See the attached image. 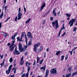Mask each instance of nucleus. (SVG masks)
I'll use <instances>...</instances> for the list:
<instances>
[{"mask_svg": "<svg viewBox=\"0 0 77 77\" xmlns=\"http://www.w3.org/2000/svg\"><path fill=\"white\" fill-rule=\"evenodd\" d=\"M16 63V59H15L14 60V63Z\"/></svg>", "mask_w": 77, "mask_h": 77, "instance_id": "0e129e2a", "label": "nucleus"}, {"mask_svg": "<svg viewBox=\"0 0 77 77\" xmlns=\"http://www.w3.org/2000/svg\"><path fill=\"white\" fill-rule=\"evenodd\" d=\"M77 72L76 71L74 72H73L72 73V77H73V76H75V75H77Z\"/></svg>", "mask_w": 77, "mask_h": 77, "instance_id": "ddd939ff", "label": "nucleus"}, {"mask_svg": "<svg viewBox=\"0 0 77 77\" xmlns=\"http://www.w3.org/2000/svg\"><path fill=\"white\" fill-rule=\"evenodd\" d=\"M14 75H11V76L10 75L9 77H14Z\"/></svg>", "mask_w": 77, "mask_h": 77, "instance_id": "de8ad7c7", "label": "nucleus"}, {"mask_svg": "<svg viewBox=\"0 0 77 77\" xmlns=\"http://www.w3.org/2000/svg\"><path fill=\"white\" fill-rule=\"evenodd\" d=\"M55 11L56 9H54L53 11V14H54V16H56L57 14L56 13V12Z\"/></svg>", "mask_w": 77, "mask_h": 77, "instance_id": "4468645a", "label": "nucleus"}, {"mask_svg": "<svg viewBox=\"0 0 77 77\" xmlns=\"http://www.w3.org/2000/svg\"><path fill=\"white\" fill-rule=\"evenodd\" d=\"M17 46L14 49V51H17Z\"/></svg>", "mask_w": 77, "mask_h": 77, "instance_id": "5fc2aeb1", "label": "nucleus"}, {"mask_svg": "<svg viewBox=\"0 0 77 77\" xmlns=\"http://www.w3.org/2000/svg\"><path fill=\"white\" fill-rule=\"evenodd\" d=\"M20 54V53L18 50L14 51H13V54L14 55H17V54Z\"/></svg>", "mask_w": 77, "mask_h": 77, "instance_id": "6e6552de", "label": "nucleus"}, {"mask_svg": "<svg viewBox=\"0 0 77 77\" xmlns=\"http://www.w3.org/2000/svg\"><path fill=\"white\" fill-rule=\"evenodd\" d=\"M16 71H17V69H15L14 71V74H16Z\"/></svg>", "mask_w": 77, "mask_h": 77, "instance_id": "49530a36", "label": "nucleus"}, {"mask_svg": "<svg viewBox=\"0 0 77 77\" xmlns=\"http://www.w3.org/2000/svg\"><path fill=\"white\" fill-rule=\"evenodd\" d=\"M61 31H59L58 34V36H60V33H61V31H62V29H61L60 30Z\"/></svg>", "mask_w": 77, "mask_h": 77, "instance_id": "e433bc0d", "label": "nucleus"}, {"mask_svg": "<svg viewBox=\"0 0 77 77\" xmlns=\"http://www.w3.org/2000/svg\"><path fill=\"white\" fill-rule=\"evenodd\" d=\"M50 20H51V21H53V18L52 17H51Z\"/></svg>", "mask_w": 77, "mask_h": 77, "instance_id": "8fccbe9b", "label": "nucleus"}, {"mask_svg": "<svg viewBox=\"0 0 77 77\" xmlns=\"http://www.w3.org/2000/svg\"><path fill=\"white\" fill-rule=\"evenodd\" d=\"M14 43H12V44L11 45V47H12L13 46H14Z\"/></svg>", "mask_w": 77, "mask_h": 77, "instance_id": "338daca9", "label": "nucleus"}, {"mask_svg": "<svg viewBox=\"0 0 77 77\" xmlns=\"http://www.w3.org/2000/svg\"><path fill=\"white\" fill-rule=\"evenodd\" d=\"M44 57H45L46 56V52L44 53Z\"/></svg>", "mask_w": 77, "mask_h": 77, "instance_id": "37998d69", "label": "nucleus"}, {"mask_svg": "<svg viewBox=\"0 0 77 77\" xmlns=\"http://www.w3.org/2000/svg\"><path fill=\"white\" fill-rule=\"evenodd\" d=\"M20 11H21V8L20 7L19 8V12H20Z\"/></svg>", "mask_w": 77, "mask_h": 77, "instance_id": "603ef678", "label": "nucleus"}, {"mask_svg": "<svg viewBox=\"0 0 77 77\" xmlns=\"http://www.w3.org/2000/svg\"><path fill=\"white\" fill-rule=\"evenodd\" d=\"M23 15V14L22 13H21V12H20L18 15L17 17H18V18L17 19L18 20H20L21 18V16H22Z\"/></svg>", "mask_w": 77, "mask_h": 77, "instance_id": "0eeeda50", "label": "nucleus"}, {"mask_svg": "<svg viewBox=\"0 0 77 77\" xmlns=\"http://www.w3.org/2000/svg\"><path fill=\"white\" fill-rule=\"evenodd\" d=\"M68 54H67L66 56L65 57V60H67V59H68Z\"/></svg>", "mask_w": 77, "mask_h": 77, "instance_id": "2f4dec72", "label": "nucleus"}, {"mask_svg": "<svg viewBox=\"0 0 77 77\" xmlns=\"http://www.w3.org/2000/svg\"><path fill=\"white\" fill-rule=\"evenodd\" d=\"M48 73H49V71L48 70H46L45 77H48Z\"/></svg>", "mask_w": 77, "mask_h": 77, "instance_id": "f8f14e48", "label": "nucleus"}, {"mask_svg": "<svg viewBox=\"0 0 77 77\" xmlns=\"http://www.w3.org/2000/svg\"><path fill=\"white\" fill-rule=\"evenodd\" d=\"M24 9L25 12H26V8H25V7H24Z\"/></svg>", "mask_w": 77, "mask_h": 77, "instance_id": "3c124183", "label": "nucleus"}, {"mask_svg": "<svg viewBox=\"0 0 77 77\" xmlns=\"http://www.w3.org/2000/svg\"><path fill=\"white\" fill-rule=\"evenodd\" d=\"M8 5L7 6H5L4 7V8H5V12H6V8H7L8 7Z\"/></svg>", "mask_w": 77, "mask_h": 77, "instance_id": "473e14b6", "label": "nucleus"}, {"mask_svg": "<svg viewBox=\"0 0 77 77\" xmlns=\"http://www.w3.org/2000/svg\"><path fill=\"white\" fill-rule=\"evenodd\" d=\"M26 73H23V74L22 75V77H25V76L26 77Z\"/></svg>", "mask_w": 77, "mask_h": 77, "instance_id": "c756f323", "label": "nucleus"}, {"mask_svg": "<svg viewBox=\"0 0 77 77\" xmlns=\"http://www.w3.org/2000/svg\"><path fill=\"white\" fill-rule=\"evenodd\" d=\"M17 41H20V38L18 37H17Z\"/></svg>", "mask_w": 77, "mask_h": 77, "instance_id": "72a5a7b5", "label": "nucleus"}, {"mask_svg": "<svg viewBox=\"0 0 77 77\" xmlns=\"http://www.w3.org/2000/svg\"><path fill=\"white\" fill-rule=\"evenodd\" d=\"M28 64L30 66V65H31V64H30V62H29L28 63Z\"/></svg>", "mask_w": 77, "mask_h": 77, "instance_id": "69168bd1", "label": "nucleus"}, {"mask_svg": "<svg viewBox=\"0 0 77 77\" xmlns=\"http://www.w3.org/2000/svg\"><path fill=\"white\" fill-rule=\"evenodd\" d=\"M19 50L20 52H23V48H22V45L21 43L19 44Z\"/></svg>", "mask_w": 77, "mask_h": 77, "instance_id": "39448f33", "label": "nucleus"}, {"mask_svg": "<svg viewBox=\"0 0 77 77\" xmlns=\"http://www.w3.org/2000/svg\"><path fill=\"white\" fill-rule=\"evenodd\" d=\"M24 58V57L22 56L20 59L21 61H23V58Z\"/></svg>", "mask_w": 77, "mask_h": 77, "instance_id": "4c0bfd02", "label": "nucleus"}, {"mask_svg": "<svg viewBox=\"0 0 77 77\" xmlns=\"http://www.w3.org/2000/svg\"><path fill=\"white\" fill-rule=\"evenodd\" d=\"M39 57H37V62H36V63H38V62L39 61Z\"/></svg>", "mask_w": 77, "mask_h": 77, "instance_id": "393cba45", "label": "nucleus"}, {"mask_svg": "<svg viewBox=\"0 0 77 77\" xmlns=\"http://www.w3.org/2000/svg\"><path fill=\"white\" fill-rule=\"evenodd\" d=\"M75 19H72L71 20L69 21V24L70 25V27L72 26L74 24V22H75Z\"/></svg>", "mask_w": 77, "mask_h": 77, "instance_id": "f03ea898", "label": "nucleus"}, {"mask_svg": "<svg viewBox=\"0 0 77 77\" xmlns=\"http://www.w3.org/2000/svg\"><path fill=\"white\" fill-rule=\"evenodd\" d=\"M28 69H27L28 72L26 74V77H29V72L30 71V68L29 66H28Z\"/></svg>", "mask_w": 77, "mask_h": 77, "instance_id": "9d476101", "label": "nucleus"}, {"mask_svg": "<svg viewBox=\"0 0 77 77\" xmlns=\"http://www.w3.org/2000/svg\"><path fill=\"white\" fill-rule=\"evenodd\" d=\"M29 45H31L32 43H31V42H30V41H29Z\"/></svg>", "mask_w": 77, "mask_h": 77, "instance_id": "6e6d98bb", "label": "nucleus"}, {"mask_svg": "<svg viewBox=\"0 0 77 77\" xmlns=\"http://www.w3.org/2000/svg\"><path fill=\"white\" fill-rule=\"evenodd\" d=\"M76 30H77V27H75L74 28L73 32H75Z\"/></svg>", "mask_w": 77, "mask_h": 77, "instance_id": "f704fd0d", "label": "nucleus"}, {"mask_svg": "<svg viewBox=\"0 0 77 77\" xmlns=\"http://www.w3.org/2000/svg\"><path fill=\"white\" fill-rule=\"evenodd\" d=\"M5 59L1 63L0 65H1V66L2 67L3 66V65H4V63H5Z\"/></svg>", "mask_w": 77, "mask_h": 77, "instance_id": "a211bd4d", "label": "nucleus"}, {"mask_svg": "<svg viewBox=\"0 0 77 77\" xmlns=\"http://www.w3.org/2000/svg\"><path fill=\"white\" fill-rule=\"evenodd\" d=\"M46 68V66H44L41 67L40 69H43V71H45Z\"/></svg>", "mask_w": 77, "mask_h": 77, "instance_id": "2eb2a0df", "label": "nucleus"}, {"mask_svg": "<svg viewBox=\"0 0 77 77\" xmlns=\"http://www.w3.org/2000/svg\"><path fill=\"white\" fill-rule=\"evenodd\" d=\"M35 64H36V62L35 61L34 62L33 65H35Z\"/></svg>", "mask_w": 77, "mask_h": 77, "instance_id": "4d7b16f0", "label": "nucleus"}, {"mask_svg": "<svg viewBox=\"0 0 77 77\" xmlns=\"http://www.w3.org/2000/svg\"><path fill=\"white\" fill-rule=\"evenodd\" d=\"M43 49V47L42 46L40 48V51H41Z\"/></svg>", "mask_w": 77, "mask_h": 77, "instance_id": "58836bf2", "label": "nucleus"}, {"mask_svg": "<svg viewBox=\"0 0 77 77\" xmlns=\"http://www.w3.org/2000/svg\"><path fill=\"white\" fill-rule=\"evenodd\" d=\"M23 37H21V38H20V41H22V42H23V41L22 40V39H23Z\"/></svg>", "mask_w": 77, "mask_h": 77, "instance_id": "ea45409f", "label": "nucleus"}, {"mask_svg": "<svg viewBox=\"0 0 77 77\" xmlns=\"http://www.w3.org/2000/svg\"><path fill=\"white\" fill-rule=\"evenodd\" d=\"M51 23L53 27L55 26V29H57L59 27V23H58V20H56L54 22H52Z\"/></svg>", "mask_w": 77, "mask_h": 77, "instance_id": "f257e3e1", "label": "nucleus"}, {"mask_svg": "<svg viewBox=\"0 0 77 77\" xmlns=\"http://www.w3.org/2000/svg\"><path fill=\"white\" fill-rule=\"evenodd\" d=\"M25 42H26V44H27V35H25Z\"/></svg>", "mask_w": 77, "mask_h": 77, "instance_id": "6ab92c4d", "label": "nucleus"}, {"mask_svg": "<svg viewBox=\"0 0 77 77\" xmlns=\"http://www.w3.org/2000/svg\"><path fill=\"white\" fill-rule=\"evenodd\" d=\"M12 67V65H11L9 66L8 70L6 71V74H9V73H10V72L11 71V70Z\"/></svg>", "mask_w": 77, "mask_h": 77, "instance_id": "20e7f679", "label": "nucleus"}, {"mask_svg": "<svg viewBox=\"0 0 77 77\" xmlns=\"http://www.w3.org/2000/svg\"><path fill=\"white\" fill-rule=\"evenodd\" d=\"M61 28H62V29H65V27H64V25H63V27Z\"/></svg>", "mask_w": 77, "mask_h": 77, "instance_id": "a18cd8bd", "label": "nucleus"}, {"mask_svg": "<svg viewBox=\"0 0 77 77\" xmlns=\"http://www.w3.org/2000/svg\"><path fill=\"white\" fill-rule=\"evenodd\" d=\"M3 55H4V54H3L1 56V59H3Z\"/></svg>", "mask_w": 77, "mask_h": 77, "instance_id": "09e8293b", "label": "nucleus"}, {"mask_svg": "<svg viewBox=\"0 0 77 77\" xmlns=\"http://www.w3.org/2000/svg\"><path fill=\"white\" fill-rule=\"evenodd\" d=\"M31 20V19L30 18H29V19H28V20H27L26 21V24H27V23H29L30 22V21Z\"/></svg>", "mask_w": 77, "mask_h": 77, "instance_id": "bb28decb", "label": "nucleus"}, {"mask_svg": "<svg viewBox=\"0 0 77 77\" xmlns=\"http://www.w3.org/2000/svg\"><path fill=\"white\" fill-rule=\"evenodd\" d=\"M71 73H70L67 74L65 77H71Z\"/></svg>", "mask_w": 77, "mask_h": 77, "instance_id": "dca6fc26", "label": "nucleus"}, {"mask_svg": "<svg viewBox=\"0 0 77 77\" xmlns=\"http://www.w3.org/2000/svg\"><path fill=\"white\" fill-rule=\"evenodd\" d=\"M14 47H13L12 48H11L10 50L11 51H12L14 50Z\"/></svg>", "mask_w": 77, "mask_h": 77, "instance_id": "c9c22d12", "label": "nucleus"}, {"mask_svg": "<svg viewBox=\"0 0 77 77\" xmlns=\"http://www.w3.org/2000/svg\"><path fill=\"white\" fill-rule=\"evenodd\" d=\"M68 70L69 71H71V67H69V68Z\"/></svg>", "mask_w": 77, "mask_h": 77, "instance_id": "79ce46f5", "label": "nucleus"}, {"mask_svg": "<svg viewBox=\"0 0 77 77\" xmlns=\"http://www.w3.org/2000/svg\"><path fill=\"white\" fill-rule=\"evenodd\" d=\"M66 15L67 17H71V14H69L68 13H67Z\"/></svg>", "mask_w": 77, "mask_h": 77, "instance_id": "b1692460", "label": "nucleus"}, {"mask_svg": "<svg viewBox=\"0 0 77 77\" xmlns=\"http://www.w3.org/2000/svg\"><path fill=\"white\" fill-rule=\"evenodd\" d=\"M2 22H1L0 23V28H1V27H2Z\"/></svg>", "mask_w": 77, "mask_h": 77, "instance_id": "680f3d73", "label": "nucleus"}, {"mask_svg": "<svg viewBox=\"0 0 77 77\" xmlns=\"http://www.w3.org/2000/svg\"><path fill=\"white\" fill-rule=\"evenodd\" d=\"M27 36L29 38H32V33L30 32H29L27 34Z\"/></svg>", "mask_w": 77, "mask_h": 77, "instance_id": "1a4fd4ad", "label": "nucleus"}, {"mask_svg": "<svg viewBox=\"0 0 77 77\" xmlns=\"http://www.w3.org/2000/svg\"><path fill=\"white\" fill-rule=\"evenodd\" d=\"M17 16H16L15 19V21H17Z\"/></svg>", "mask_w": 77, "mask_h": 77, "instance_id": "a19ab883", "label": "nucleus"}, {"mask_svg": "<svg viewBox=\"0 0 77 77\" xmlns=\"http://www.w3.org/2000/svg\"><path fill=\"white\" fill-rule=\"evenodd\" d=\"M43 60H44V59H42V60L40 61L39 63V65H41L42 63V62H43Z\"/></svg>", "mask_w": 77, "mask_h": 77, "instance_id": "4be33fe9", "label": "nucleus"}, {"mask_svg": "<svg viewBox=\"0 0 77 77\" xmlns=\"http://www.w3.org/2000/svg\"><path fill=\"white\" fill-rule=\"evenodd\" d=\"M60 51H58L57 53L55 54L56 55H57V56H58L59 54H60Z\"/></svg>", "mask_w": 77, "mask_h": 77, "instance_id": "412c9836", "label": "nucleus"}, {"mask_svg": "<svg viewBox=\"0 0 77 77\" xmlns=\"http://www.w3.org/2000/svg\"><path fill=\"white\" fill-rule=\"evenodd\" d=\"M8 35V34L7 33H4L3 34V35L4 37H6V36H7Z\"/></svg>", "mask_w": 77, "mask_h": 77, "instance_id": "5701e85b", "label": "nucleus"}, {"mask_svg": "<svg viewBox=\"0 0 77 77\" xmlns=\"http://www.w3.org/2000/svg\"><path fill=\"white\" fill-rule=\"evenodd\" d=\"M72 51H73V50L72 51H71L70 52V54L71 55H72Z\"/></svg>", "mask_w": 77, "mask_h": 77, "instance_id": "864d4df0", "label": "nucleus"}, {"mask_svg": "<svg viewBox=\"0 0 77 77\" xmlns=\"http://www.w3.org/2000/svg\"><path fill=\"white\" fill-rule=\"evenodd\" d=\"M66 33L64 32V33L62 35V36H64L65 35V34Z\"/></svg>", "mask_w": 77, "mask_h": 77, "instance_id": "13d9d810", "label": "nucleus"}, {"mask_svg": "<svg viewBox=\"0 0 77 77\" xmlns=\"http://www.w3.org/2000/svg\"><path fill=\"white\" fill-rule=\"evenodd\" d=\"M41 45V44H40V43H38L37 44L35 45H34V48L33 50L35 53H36V52H37L36 51V48L37 47H39V45Z\"/></svg>", "mask_w": 77, "mask_h": 77, "instance_id": "7ed1b4c3", "label": "nucleus"}, {"mask_svg": "<svg viewBox=\"0 0 77 77\" xmlns=\"http://www.w3.org/2000/svg\"><path fill=\"white\" fill-rule=\"evenodd\" d=\"M3 16V12L2 11L1 14L0 15V18L2 19V17Z\"/></svg>", "mask_w": 77, "mask_h": 77, "instance_id": "aec40b11", "label": "nucleus"}, {"mask_svg": "<svg viewBox=\"0 0 77 77\" xmlns=\"http://www.w3.org/2000/svg\"><path fill=\"white\" fill-rule=\"evenodd\" d=\"M45 2H44V3H43L41 7V8L40 10V11H42V9H44V7H45Z\"/></svg>", "mask_w": 77, "mask_h": 77, "instance_id": "9b49d317", "label": "nucleus"}, {"mask_svg": "<svg viewBox=\"0 0 77 77\" xmlns=\"http://www.w3.org/2000/svg\"><path fill=\"white\" fill-rule=\"evenodd\" d=\"M24 61H21V62L20 63V64L21 65H23V64L24 63Z\"/></svg>", "mask_w": 77, "mask_h": 77, "instance_id": "a878e982", "label": "nucleus"}, {"mask_svg": "<svg viewBox=\"0 0 77 77\" xmlns=\"http://www.w3.org/2000/svg\"><path fill=\"white\" fill-rule=\"evenodd\" d=\"M11 38L12 39H13V40H15V36L14 35L12 36L11 37Z\"/></svg>", "mask_w": 77, "mask_h": 77, "instance_id": "cd10ccee", "label": "nucleus"}, {"mask_svg": "<svg viewBox=\"0 0 77 77\" xmlns=\"http://www.w3.org/2000/svg\"><path fill=\"white\" fill-rule=\"evenodd\" d=\"M13 60H12V57H11V58H10V60H9V62H12Z\"/></svg>", "mask_w": 77, "mask_h": 77, "instance_id": "c85d7f7f", "label": "nucleus"}, {"mask_svg": "<svg viewBox=\"0 0 77 77\" xmlns=\"http://www.w3.org/2000/svg\"><path fill=\"white\" fill-rule=\"evenodd\" d=\"M26 33V32H22V35H21V37H24V35H25V34Z\"/></svg>", "mask_w": 77, "mask_h": 77, "instance_id": "f3484780", "label": "nucleus"}, {"mask_svg": "<svg viewBox=\"0 0 77 77\" xmlns=\"http://www.w3.org/2000/svg\"><path fill=\"white\" fill-rule=\"evenodd\" d=\"M7 45L8 46H9V45H11V43H8Z\"/></svg>", "mask_w": 77, "mask_h": 77, "instance_id": "bf43d9fd", "label": "nucleus"}, {"mask_svg": "<svg viewBox=\"0 0 77 77\" xmlns=\"http://www.w3.org/2000/svg\"><path fill=\"white\" fill-rule=\"evenodd\" d=\"M57 72V71L54 68H53L51 70V73L52 74H56Z\"/></svg>", "mask_w": 77, "mask_h": 77, "instance_id": "423d86ee", "label": "nucleus"}, {"mask_svg": "<svg viewBox=\"0 0 77 77\" xmlns=\"http://www.w3.org/2000/svg\"><path fill=\"white\" fill-rule=\"evenodd\" d=\"M45 21L44 20L42 22V24H45Z\"/></svg>", "mask_w": 77, "mask_h": 77, "instance_id": "c03bdc74", "label": "nucleus"}, {"mask_svg": "<svg viewBox=\"0 0 77 77\" xmlns=\"http://www.w3.org/2000/svg\"><path fill=\"white\" fill-rule=\"evenodd\" d=\"M48 50H49V49L48 48L47 49H46V51H48Z\"/></svg>", "mask_w": 77, "mask_h": 77, "instance_id": "774afa93", "label": "nucleus"}, {"mask_svg": "<svg viewBox=\"0 0 77 77\" xmlns=\"http://www.w3.org/2000/svg\"><path fill=\"white\" fill-rule=\"evenodd\" d=\"M27 54H28L27 52H25V56H26V55H27Z\"/></svg>", "mask_w": 77, "mask_h": 77, "instance_id": "e2e57ef3", "label": "nucleus"}, {"mask_svg": "<svg viewBox=\"0 0 77 77\" xmlns=\"http://www.w3.org/2000/svg\"><path fill=\"white\" fill-rule=\"evenodd\" d=\"M64 55H63L61 56V60H63V59H64Z\"/></svg>", "mask_w": 77, "mask_h": 77, "instance_id": "7c9ffc66", "label": "nucleus"}, {"mask_svg": "<svg viewBox=\"0 0 77 77\" xmlns=\"http://www.w3.org/2000/svg\"><path fill=\"white\" fill-rule=\"evenodd\" d=\"M17 33H16L15 34H14V36H15V37L16 36H17Z\"/></svg>", "mask_w": 77, "mask_h": 77, "instance_id": "052dcab7", "label": "nucleus"}]
</instances>
